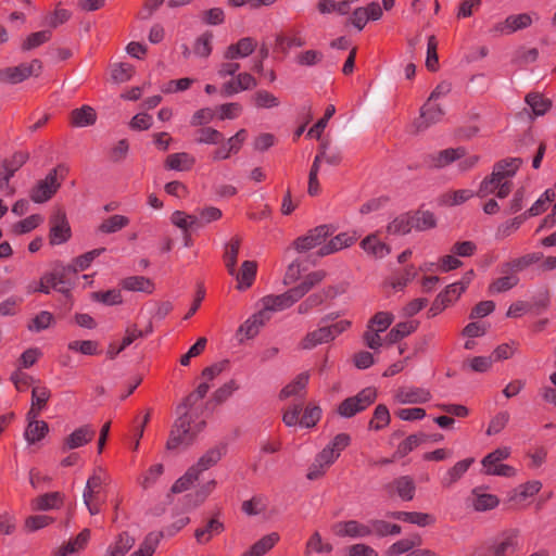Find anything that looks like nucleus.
<instances>
[{
  "mask_svg": "<svg viewBox=\"0 0 556 556\" xmlns=\"http://www.w3.org/2000/svg\"><path fill=\"white\" fill-rule=\"evenodd\" d=\"M205 425L206 422L204 420L194 422V420L188 419L186 414L178 416L172 426L166 442V450L178 451L180 448H187L194 442L198 433L203 430Z\"/></svg>",
  "mask_w": 556,
  "mask_h": 556,
  "instance_id": "1",
  "label": "nucleus"
},
{
  "mask_svg": "<svg viewBox=\"0 0 556 556\" xmlns=\"http://www.w3.org/2000/svg\"><path fill=\"white\" fill-rule=\"evenodd\" d=\"M41 60L34 59L29 63H21L16 66H9L0 70V83L16 85L30 77H39L42 73Z\"/></svg>",
  "mask_w": 556,
  "mask_h": 556,
  "instance_id": "2",
  "label": "nucleus"
},
{
  "mask_svg": "<svg viewBox=\"0 0 556 556\" xmlns=\"http://www.w3.org/2000/svg\"><path fill=\"white\" fill-rule=\"evenodd\" d=\"M377 399V390L375 388H365L356 395L346 397L337 407V413L343 418H352L356 414L364 412Z\"/></svg>",
  "mask_w": 556,
  "mask_h": 556,
  "instance_id": "3",
  "label": "nucleus"
},
{
  "mask_svg": "<svg viewBox=\"0 0 556 556\" xmlns=\"http://www.w3.org/2000/svg\"><path fill=\"white\" fill-rule=\"evenodd\" d=\"M72 238V228L64 208L58 207L49 217V243L61 245Z\"/></svg>",
  "mask_w": 556,
  "mask_h": 556,
  "instance_id": "4",
  "label": "nucleus"
},
{
  "mask_svg": "<svg viewBox=\"0 0 556 556\" xmlns=\"http://www.w3.org/2000/svg\"><path fill=\"white\" fill-rule=\"evenodd\" d=\"M66 172V168L63 165H58L55 168H52L45 179L39 180L30 190V199L35 203H43L50 200L61 187V184L58 181V172Z\"/></svg>",
  "mask_w": 556,
  "mask_h": 556,
  "instance_id": "5",
  "label": "nucleus"
},
{
  "mask_svg": "<svg viewBox=\"0 0 556 556\" xmlns=\"http://www.w3.org/2000/svg\"><path fill=\"white\" fill-rule=\"evenodd\" d=\"M336 228L332 225H319L307 231L305 236L299 237L293 241V248L299 253L307 252L314 248L324 245L323 243L333 235Z\"/></svg>",
  "mask_w": 556,
  "mask_h": 556,
  "instance_id": "6",
  "label": "nucleus"
},
{
  "mask_svg": "<svg viewBox=\"0 0 556 556\" xmlns=\"http://www.w3.org/2000/svg\"><path fill=\"white\" fill-rule=\"evenodd\" d=\"M466 290V286L463 282H454L448 285L443 291H441L431 307L428 311L429 317H434L444 311L454 300L458 299L459 295Z\"/></svg>",
  "mask_w": 556,
  "mask_h": 556,
  "instance_id": "7",
  "label": "nucleus"
},
{
  "mask_svg": "<svg viewBox=\"0 0 556 556\" xmlns=\"http://www.w3.org/2000/svg\"><path fill=\"white\" fill-rule=\"evenodd\" d=\"M301 300V296L296 292V290L293 288H290L286 292L281 294H270L266 295L262 299L263 303V309L266 314L268 312H278L283 311L286 308L291 307L293 304H295L298 301Z\"/></svg>",
  "mask_w": 556,
  "mask_h": 556,
  "instance_id": "8",
  "label": "nucleus"
},
{
  "mask_svg": "<svg viewBox=\"0 0 556 556\" xmlns=\"http://www.w3.org/2000/svg\"><path fill=\"white\" fill-rule=\"evenodd\" d=\"M333 531L340 538L364 539L371 535L370 520L363 523L358 520L351 519L340 521L334 525Z\"/></svg>",
  "mask_w": 556,
  "mask_h": 556,
  "instance_id": "9",
  "label": "nucleus"
},
{
  "mask_svg": "<svg viewBox=\"0 0 556 556\" xmlns=\"http://www.w3.org/2000/svg\"><path fill=\"white\" fill-rule=\"evenodd\" d=\"M389 497L397 495L403 501H412L415 496L416 484L409 476H402L383 485Z\"/></svg>",
  "mask_w": 556,
  "mask_h": 556,
  "instance_id": "10",
  "label": "nucleus"
},
{
  "mask_svg": "<svg viewBox=\"0 0 556 556\" xmlns=\"http://www.w3.org/2000/svg\"><path fill=\"white\" fill-rule=\"evenodd\" d=\"M96 437V430L90 425H84L75 429L64 439L62 450L68 451L84 446L91 442Z\"/></svg>",
  "mask_w": 556,
  "mask_h": 556,
  "instance_id": "11",
  "label": "nucleus"
},
{
  "mask_svg": "<svg viewBox=\"0 0 556 556\" xmlns=\"http://www.w3.org/2000/svg\"><path fill=\"white\" fill-rule=\"evenodd\" d=\"M395 399L401 404H422L430 401L431 393L425 388L402 387L397 389Z\"/></svg>",
  "mask_w": 556,
  "mask_h": 556,
  "instance_id": "12",
  "label": "nucleus"
},
{
  "mask_svg": "<svg viewBox=\"0 0 556 556\" xmlns=\"http://www.w3.org/2000/svg\"><path fill=\"white\" fill-rule=\"evenodd\" d=\"M227 452V444L226 443H219L216 446L210 448L206 451L205 454H203L197 464L191 466L192 469H195V473L200 476V473L204 470L210 469L211 467L215 466L222 457Z\"/></svg>",
  "mask_w": 556,
  "mask_h": 556,
  "instance_id": "13",
  "label": "nucleus"
},
{
  "mask_svg": "<svg viewBox=\"0 0 556 556\" xmlns=\"http://www.w3.org/2000/svg\"><path fill=\"white\" fill-rule=\"evenodd\" d=\"M356 236L349 232H341L321 245L317 251V256L323 257L342 249L351 247L356 241Z\"/></svg>",
  "mask_w": 556,
  "mask_h": 556,
  "instance_id": "14",
  "label": "nucleus"
},
{
  "mask_svg": "<svg viewBox=\"0 0 556 556\" xmlns=\"http://www.w3.org/2000/svg\"><path fill=\"white\" fill-rule=\"evenodd\" d=\"M412 227L416 231H427L433 229L438 225V219L434 213L424 210V205L415 211H409Z\"/></svg>",
  "mask_w": 556,
  "mask_h": 556,
  "instance_id": "15",
  "label": "nucleus"
},
{
  "mask_svg": "<svg viewBox=\"0 0 556 556\" xmlns=\"http://www.w3.org/2000/svg\"><path fill=\"white\" fill-rule=\"evenodd\" d=\"M445 112L439 104H433L432 101L427 100L426 103L420 109V119L421 122L417 125L418 130H424L429 126L439 123Z\"/></svg>",
  "mask_w": 556,
  "mask_h": 556,
  "instance_id": "16",
  "label": "nucleus"
},
{
  "mask_svg": "<svg viewBox=\"0 0 556 556\" xmlns=\"http://www.w3.org/2000/svg\"><path fill=\"white\" fill-rule=\"evenodd\" d=\"M543 257L540 252L529 253L509 262L503 263L501 266L502 274L518 273L528 268L530 265L538 263Z\"/></svg>",
  "mask_w": 556,
  "mask_h": 556,
  "instance_id": "17",
  "label": "nucleus"
},
{
  "mask_svg": "<svg viewBox=\"0 0 556 556\" xmlns=\"http://www.w3.org/2000/svg\"><path fill=\"white\" fill-rule=\"evenodd\" d=\"M29 160V153L27 151H15L11 156L5 157L1 167L4 170L3 180L10 181V179L14 176V174L26 164Z\"/></svg>",
  "mask_w": 556,
  "mask_h": 556,
  "instance_id": "18",
  "label": "nucleus"
},
{
  "mask_svg": "<svg viewBox=\"0 0 556 556\" xmlns=\"http://www.w3.org/2000/svg\"><path fill=\"white\" fill-rule=\"evenodd\" d=\"M121 287L124 290L132 291V292H143L147 294H152L155 285L154 282L144 276H129L121 280Z\"/></svg>",
  "mask_w": 556,
  "mask_h": 556,
  "instance_id": "19",
  "label": "nucleus"
},
{
  "mask_svg": "<svg viewBox=\"0 0 556 556\" xmlns=\"http://www.w3.org/2000/svg\"><path fill=\"white\" fill-rule=\"evenodd\" d=\"M473 463H475L473 457H468V458L457 462L442 477L441 485L445 489L451 488L454 483H456L465 475V472L469 469V467Z\"/></svg>",
  "mask_w": 556,
  "mask_h": 556,
  "instance_id": "20",
  "label": "nucleus"
},
{
  "mask_svg": "<svg viewBox=\"0 0 556 556\" xmlns=\"http://www.w3.org/2000/svg\"><path fill=\"white\" fill-rule=\"evenodd\" d=\"M97 112L89 105H83L70 113V124L73 127H87L96 124Z\"/></svg>",
  "mask_w": 556,
  "mask_h": 556,
  "instance_id": "21",
  "label": "nucleus"
},
{
  "mask_svg": "<svg viewBox=\"0 0 556 556\" xmlns=\"http://www.w3.org/2000/svg\"><path fill=\"white\" fill-rule=\"evenodd\" d=\"M270 316L266 314L264 311H260L253 314L249 319H247L238 329V333H244L247 339L254 338L262 326L269 320Z\"/></svg>",
  "mask_w": 556,
  "mask_h": 556,
  "instance_id": "22",
  "label": "nucleus"
},
{
  "mask_svg": "<svg viewBox=\"0 0 556 556\" xmlns=\"http://www.w3.org/2000/svg\"><path fill=\"white\" fill-rule=\"evenodd\" d=\"M142 338V333L140 329H138L137 325H131L126 328L125 337L122 340L119 345H116L114 342L110 343L106 350V355L110 359H114L121 352H123L127 346H129L135 340Z\"/></svg>",
  "mask_w": 556,
  "mask_h": 556,
  "instance_id": "23",
  "label": "nucleus"
},
{
  "mask_svg": "<svg viewBox=\"0 0 556 556\" xmlns=\"http://www.w3.org/2000/svg\"><path fill=\"white\" fill-rule=\"evenodd\" d=\"M256 42L251 37L241 38L237 43L230 45L226 52L225 59L233 60L237 58H245L253 53Z\"/></svg>",
  "mask_w": 556,
  "mask_h": 556,
  "instance_id": "24",
  "label": "nucleus"
},
{
  "mask_svg": "<svg viewBox=\"0 0 556 556\" xmlns=\"http://www.w3.org/2000/svg\"><path fill=\"white\" fill-rule=\"evenodd\" d=\"M418 327V321L409 320L396 324L386 336L384 342L389 345L400 342L403 338L415 332Z\"/></svg>",
  "mask_w": 556,
  "mask_h": 556,
  "instance_id": "25",
  "label": "nucleus"
},
{
  "mask_svg": "<svg viewBox=\"0 0 556 556\" xmlns=\"http://www.w3.org/2000/svg\"><path fill=\"white\" fill-rule=\"evenodd\" d=\"M518 541L516 534H505L490 547L491 556H513L517 551Z\"/></svg>",
  "mask_w": 556,
  "mask_h": 556,
  "instance_id": "26",
  "label": "nucleus"
},
{
  "mask_svg": "<svg viewBox=\"0 0 556 556\" xmlns=\"http://www.w3.org/2000/svg\"><path fill=\"white\" fill-rule=\"evenodd\" d=\"M64 495L61 492H50L39 495L31 502L35 510L56 509L63 505Z\"/></svg>",
  "mask_w": 556,
  "mask_h": 556,
  "instance_id": "27",
  "label": "nucleus"
},
{
  "mask_svg": "<svg viewBox=\"0 0 556 556\" xmlns=\"http://www.w3.org/2000/svg\"><path fill=\"white\" fill-rule=\"evenodd\" d=\"M279 534L277 532H271L269 534L264 535L258 541H256L247 552H244L241 556H264L267 552H269L279 541Z\"/></svg>",
  "mask_w": 556,
  "mask_h": 556,
  "instance_id": "28",
  "label": "nucleus"
},
{
  "mask_svg": "<svg viewBox=\"0 0 556 556\" xmlns=\"http://www.w3.org/2000/svg\"><path fill=\"white\" fill-rule=\"evenodd\" d=\"M90 540V530L85 528L83 529L75 539L70 540L66 544L61 546L55 553L54 556H67L70 554L79 552L85 548L88 541Z\"/></svg>",
  "mask_w": 556,
  "mask_h": 556,
  "instance_id": "29",
  "label": "nucleus"
},
{
  "mask_svg": "<svg viewBox=\"0 0 556 556\" xmlns=\"http://www.w3.org/2000/svg\"><path fill=\"white\" fill-rule=\"evenodd\" d=\"M195 164V159L187 152L169 154L165 160V167L170 170H190Z\"/></svg>",
  "mask_w": 556,
  "mask_h": 556,
  "instance_id": "30",
  "label": "nucleus"
},
{
  "mask_svg": "<svg viewBox=\"0 0 556 556\" xmlns=\"http://www.w3.org/2000/svg\"><path fill=\"white\" fill-rule=\"evenodd\" d=\"M522 163L523 161L520 157L504 159L494 164L492 173L497 172V177L504 180L515 176Z\"/></svg>",
  "mask_w": 556,
  "mask_h": 556,
  "instance_id": "31",
  "label": "nucleus"
},
{
  "mask_svg": "<svg viewBox=\"0 0 556 556\" xmlns=\"http://www.w3.org/2000/svg\"><path fill=\"white\" fill-rule=\"evenodd\" d=\"M225 530L224 523L216 518H211L202 528H198L194 532L197 541L205 544L211 541L214 535L220 534Z\"/></svg>",
  "mask_w": 556,
  "mask_h": 556,
  "instance_id": "32",
  "label": "nucleus"
},
{
  "mask_svg": "<svg viewBox=\"0 0 556 556\" xmlns=\"http://www.w3.org/2000/svg\"><path fill=\"white\" fill-rule=\"evenodd\" d=\"M329 333L330 331L327 330L326 326L319 327L318 329L306 333V336L300 341L299 346L302 350H312L319 344L331 342Z\"/></svg>",
  "mask_w": 556,
  "mask_h": 556,
  "instance_id": "33",
  "label": "nucleus"
},
{
  "mask_svg": "<svg viewBox=\"0 0 556 556\" xmlns=\"http://www.w3.org/2000/svg\"><path fill=\"white\" fill-rule=\"evenodd\" d=\"M256 271L257 263L255 261H244L241 264L240 271L236 275L238 280V289L250 288L255 280Z\"/></svg>",
  "mask_w": 556,
  "mask_h": 556,
  "instance_id": "34",
  "label": "nucleus"
},
{
  "mask_svg": "<svg viewBox=\"0 0 556 556\" xmlns=\"http://www.w3.org/2000/svg\"><path fill=\"white\" fill-rule=\"evenodd\" d=\"M241 245V238L239 236H235L230 239L229 243H227L225 253H224V262L226 268L230 275L236 274V266L238 254Z\"/></svg>",
  "mask_w": 556,
  "mask_h": 556,
  "instance_id": "35",
  "label": "nucleus"
},
{
  "mask_svg": "<svg viewBox=\"0 0 556 556\" xmlns=\"http://www.w3.org/2000/svg\"><path fill=\"white\" fill-rule=\"evenodd\" d=\"M427 442L426 433L419 432L408 435L399 445L394 453L395 458H403L420 444Z\"/></svg>",
  "mask_w": 556,
  "mask_h": 556,
  "instance_id": "36",
  "label": "nucleus"
},
{
  "mask_svg": "<svg viewBox=\"0 0 556 556\" xmlns=\"http://www.w3.org/2000/svg\"><path fill=\"white\" fill-rule=\"evenodd\" d=\"M327 277V273L323 269L307 274L304 279L294 289L301 296H305L315 286L319 285Z\"/></svg>",
  "mask_w": 556,
  "mask_h": 556,
  "instance_id": "37",
  "label": "nucleus"
},
{
  "mask_svg": "<svg viewBox=\"0 0 556 556\" xmlns=\"http://www.w3.org/2000/svg\"><path fill=\"white\" fill-rule=\"evenodd\" d=\"M199 400L192 392L184 397L182 402L177 406L176 413L178 416L186 414L188 419L194 420L199 417L201 407L198 405Z\"/></svg>",
  "mask_w": 556,
  "mask_h": 556,
  "instance_id": "38",
  "label": "nucleus"
},
{
  "mask_svg": "<svg viewBox=\"0 0 556 556\" xmlns=\"http://www.w3.org/2000/svg\"><path fill=\"white\" fill-rule=\"evenodd\" d=\"M509 456L510 448L508 446L498 447L489 453L481 460L483 473L489 476V470L495 469V466L501 465V462L507 459Z\"/></svg>",
  "mask_w": 556,
  "mask_h": 556,
  "instance_id": "39",
  "label": "nucleus"
},
{
  "mask_svg": "<svg viewBox=\"0 0 556 556\" xmlns=\"http://www.w3.org/2000/svg\"><path fill=\"white\" fill-rule=\"evenodd\" d=\"M52 38V31L50 29H43L29 34L21 43V50L27 52L34 50L43 43L50 41Z\"/></svg>",
  "mask_w": 556,
  "mask_h": 556,
  "instance_id": "40",
  "label": "nucleus"
},
{
  "mask_svg": "<svg viewBox=\"0 0 556 556\" xmlns=\"http://www.w3.org/2000/svg\"><path fill=\"white\" fill-rule=\"evenodd\" d=\"M361 247L368 254H371L376 257H383L390 253V248L386 243L378 240L376 235H369L364 238L361 242Z\"/></svg>",
  "mask_w": 556,
  "mask_h": 556,
  "instance_id": "41",
  "label": "nucleus"
},
{
  "mask_svg": "<svg viewBox=\"0 0 556 556\" xmlns=\"http://www.w3.org/2000/svg\"><path fill=\"white\" fill-rule=\"evenodd\" d=\"M519 283V277L513 273L505 274V276L493 280L489 287L488 292L490 294L506 292Z\"/></svg>",
  "mask_w": 556,
  "mask_h": 556,
  "instance_id": "42",
  "label": "nucleus"
},
{
  "mask_svg": "<svg viewBox=\"0 0 556 556\" xmlns=\"http://www.w3.org/2000/svg\"><path fill=\"white\" fill-rule=\"evenodd\" d=\"M163 536L164 534L162 531L148 533L143 542L140 544V547L130 556H152Z\"/></svg>",
  "mask_w": 556,
  "mask_h": 556,
  "instance_id": "43",
  "label": "nucleus"
},
{
  "mask_svg": "<svg viewBox=\"0 0 556 556\" xmlns=\"http://www.w3.org/2000/svg\"><path fill=\"white\" fill-rule=\"evenodd\" d=\"M84 504L87 506L90 515H98L102 505L105 503V496L99 490L85 489L83 493Z\"/></svg>",
  "mask_w": 556,
  "mask_h": 556,
  "instance_id": "44",
  "label": "nucleus"
},
{
  "mask_svg": "<svg viewBox=\"0 0 556 556\" xmlns=\"http://www.w3.org/2000/svg\"><path fill=\"white\" fill-rule=\"evenodd\" d=\"M371 535L384 538L389 535L400 534L402 528L400 525L391 523L382 519H370Z\"/></svg>",
  "mask_w": 556,
  "mask_h": 556,
  "instance_id": "45",
  "label": "nucleus"
},
{
  "mask_svg": "<svg viewBox=\"0 0 556 556\" xmlns=\"http://www.w3.org/2000/svg\"><path fill=\"white\" fill-rule=\"evenodd\" d=\"M51 273L55 277L58 287H68L71 289L72 278L76 276L77 267H73L72 264H56Z\"/></svg>",
  "mask_w": 556,
  "mask_h": 556,
  "instance_id": "46",
  "label": "nucleus"
},
{
  "mask_svg": "<svg viewBox=\"0 0 556 556\" xmlns=\"http://www.w3.org/2000/svg\"><path fill=\"white\" fill-rule=\"evenodd\" d=\"M480 488H475L472 494L476 496L473 508L477 511H485L495 508L500 504L496 495L489 493H479Z\"/></svg>",
  "mask_w": 556,
  "mask_h": 556,
  "instance_id": "47",
  "label": "nucleus"
},
{
  "mask_svg": "<svg viewBox=\"0 0 556 556\" xmlns=\"http://www.w3.org/2000/svg\"><path fill=\"white\" fill-rule=\"evenodd\" d=\"M308 372L299 374L295 379L287 384L279 393L280 400H286L292 395H296L301 390H304L308 383Z\"/></svg>",
  "mask_w": 556,
  "mask_h": 556,
  "instance_id": "48",
  "label": "nucleus"
},
{
  "mask_svg": "<svg viewBox=\"0 0 556 556\" xmlns=\"http://www.w3.org/2000/svg\"><path fill=\"white\" fill-rule=\"evenodd\" d=\"M409 212L403 213L395 217L387 227L388 233L407 235L413 230Z\"/></svg>",
  "mask_w": 556,
  "mask_h": 556,
  "instance_id": "49",
  "label": "nucleus"
},
{
  "mask_svg": "<svg viewBox=\"0 0 556 556\" xmlns=\"http://www.w3.org/2000/svg\"><path fill=\"white\" fill-rule=\"evenodd\" d=\"M170 220L176 227L180 228L184 232L189 231V229L193 226H203V223L199 220L198 216L188 215L182 211H175L170 216Z\"/></svg>",
  "mask_w": 556,
  "mask_h": 556,
  "instance_id": "50",
  "label": "nucleus"
},
{
  "mask_svg": "<svg viewBox=\"0 0 556 556\" xmlns=\"http://www.w3.org/2000/svg\"><path fill=\"white\" fill-rule=\"evenodd\" d=\"M49 426L45 420L28 422L25 430V439L28 443L34 444L46 437Z\"/></svg>",
  "mask_w": 556,
  "mask_h": 556,
  "instance_id": "51",
  "label": "nucleus"
},
{
  "mask_svg": "<svg viewBox=\"0 0 556 556\" xmlns=\"http://www.w3.org/2000/svg\"><path fill=\"white\" fill-rule=\"evenodd\" d=\"M525 100L535 115H544L552 108V101L538 92L528 93Z\"/></svg>",
  "mask_w": 556,
  "mask_h": 556,
  "instance_id": "52",
  "label": "nucleus"
},
{
  "mask_svg": "<svg viewBox=\"0 0 556 556\" xmlns=\"http://www.w3.org/2000/svg\"><path fill=\"white\" fill-rule=\"evenodd\" d=\"M51 288L65 294L66 296L70 295V288L68 287H58L55 277L52 275L51 271L46 273L40 277L38 287L34 288L33 292H41V293L49 294Z\"/></svg>",
  "mask_w": 556,
  "mask_h": 556,
  "instance_id": "53",
  "label": "nucleus"
},
{
  "mask_svg": "<svg viewBox=\"0 0 556 556\" xmlns=\"http://www.w3.org/2000/svg\"><path fill=\"white\" fill-rule=\"evenodd\" d=\"M128 224L129 218L127 216L115 214L104 219L98 229L102 233H114L128 226Z\"/></svg>",
  "mask_w": 556,
  "mask_h": 556,
  "instance_id": "54",
  "label": "nucleus"
},
{
  "mask_svg": "<svg viewBox=\"0 0 556 556\" xmlns=\"http://www.w3.org/2000/svg\"><path fill=\"white\" fill-rule=\"evenodd\" d=\"M467 154V151L464 147L458 148H448L445 150H442L439 152L438 156L435 157V166L437 167H444L452 162L459 160L464 157Z\"/></svg>",
  "mask_w": 556,
  "mask_h": 556,
  "instance_id": "55",
  "label": "nucleus"
},
{
  "mask_svg": "<svg viewBox=\"0 0 556 556\" xmlns=\"http://www.w3.org/2000/svg\"><path fill=\"white\" fill-rule=\"evenodd\" d=\"M91 298L93 301L108 306L119 305L123 303L122 292L118 289L97 291L91 294Z\"/></svg>",
  "mask_w": 556,
  "mask_h": 556,
  "instance_id": "56",
  "label": "nucleus"
},
{
  "mask_svg": "<svg viewBox=\"0 0 556 556\" xmlns=\"http://www.w3.org/2000/svg\"><path fill=\"white\" fill-rule=\"evenodd\" d=\"M391 417L388 407L384 404L376 406L372 418L369 421V428L376 431L383 429L390 424Z\"/></svg>",
  "mask_w": 556,
  "mask_h": 556,
  "instance_id": "57",
  "label": "nucleus"
},
{
  "mask_svg": "<svg viewBox=\"0 0 556 556\" xmlns=\"http://www.w3.org/2000/svg\"><path fill=\"white\" fill-rule=\"evenodd\" d=\"M54 323V316L48 311H41L27 325V329L33 332H40L48 329Z\"/></svg>",
  "mask_w": 556,
  "mask_h": 556,
  "instance_id": "58",
  "label": "nucleus"
},
{
  "mask_svg": "<svg viewBox=\"0 0 556 556\" xmlns=\"http://www.w3.org/2000/svg\"><path fill=\"white\" fill-rule=\"evenodd\" d=\"M216 485L215 480L208 481L206 484L202 485L194 493H189L186 495V501L188 506L197 507L202 504L205 498L210 495V493L214 490Z\"/></svg>",
  "mask_w": 556,
  "mask_h": 556,
  "instance_id": "59",
  "label": "nucleus"
},
{
  "mask_svg": "<svg viewBox=\"0 0 556 556\" xmlns=\"http://www.w3.org/2000/svg\"><path fill=\"white\" fill-rule=\"evenodd\" d=\"M394 320V315L390 312H378L367 323V328L376 331H386Z\"/></svg>",
  "mask_w": 556,
  "mask_h": 556,
  "instance_id": "60",
  "label": "nucleus"
},
{
  "mask_svg": "<svg viewBox=\"0 0 556 556\" xmlns=\"http://www.w3.org/2000/svg\"><path fill=\"white\" fill-rule=\"evenodd\" d=\"M67 349L73 352H79L84 355H98L101 353L99 343L93 340H76L68 343Z\"/></svg>",
  "mask_w": 556,
  "mask_h": 556,
  "instance_id": "61",
  "label": "nucleus"
},
{
  "mask_svg": "<svg viewBox=\"0 0 556 556\" xmlns=\"http://www.w3.org/2000/svg\"><path fill=\"white\" fill-rule=\"evenodd\" d=\"M212 39L213 34L211 31L203 33L194 41L193 53L200 58H208L212 53Z\"/></svg>",
  "mask_w": 556,
  "mask_h": 556,
  "instance_id": "62",
  "label": "nucleus"
},
{
  "mask_svg": "<svg viewBox=\"0 0 556 556\" xmlns=\"http://www.w3.org/2000/svg\"><path fill=\"white\" fill-rule=\"evenodd\" d=\"M475 195L476 193L472 192L471 190L460 189L453 192L444 193L440 198V202L446 205H458L466 202L467 200Z\"/></svg>",
  "mask_w": 556,
  "mask_h": 556,
  "instance_id": "63",
  "label": "nucleus"
},
{
  "mask_svg": "<svg viewBox=\"0 0 556 556\" xmlns=\"http://www.w3.org/2000/svg\"><path fill=\"white\" fill-rule=\"evenodd\" d=\"M134 74L135 67L131 64L125 62L115 64L111 71L112 79L115 83L128 81Z\"/></svg>",
  "mask_w": 556,
  "mask_h": 556,
  "instance_id": "64",
  "label": "nucleus"
}]
</instances>
